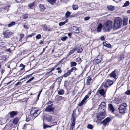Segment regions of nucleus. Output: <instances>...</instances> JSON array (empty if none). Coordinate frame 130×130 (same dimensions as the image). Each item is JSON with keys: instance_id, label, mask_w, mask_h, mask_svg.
Masks as SVG:
<instances>
[{"instance_id": "20e7f679", "label": "nucleus", "mask_w": 130, "mask_h": 130, "mask_svg": "<svg viewBox=\"0 0 130 130\" xmlns=\"http://www.w3.org/2000/svg\"><path fill=\"white\" fill-rule=\"evenodd\" d=\"M119 73V70L117 69H116L109 74L110 77L113 78L115 79L116 80L118 77Z\"/></svg>"}, {"instance_id": "bf43d9fd", "label": "nucleus", "mask_w": 130, "mask_h": 130, "mask_svg": "<svg viewBox=\"0 0 130 130\" xmlns=\"http://www.w3.org/2000/svg\"><path fill=\"white\" fill-rule=\"evenodd\" d=\"M83 50L81 48L80 49H79L77 51V52L78 53H80Z\"/></svg>"}, {"instance_id": "c03bdc74", "label": "nucleus", "mask_w": 130, "mask_h": 130, "mask_svg": "<svg viewBox=\"0 0 130 130\" xmlns=\"http://www.w3.org/2000/svg\"><path fill=\"white\" fill-rule=\"evenodd\" d=\"M34 77H32L30 79H29L27 81L26 83H28L30 82L32 80H33L34 79Z\"/></svg>"}, {"instance_id": "a18cd8bd", "label": "nucleus", "mask_w": 130, "mask_h": 130, "mask_svg": "<svg viewBox=\"0 0 130 130\" xmlns=\"http://www.w3.org/2000/svg\"><path fill=\"white\" fill-rule=\"evenodd\" d=\"M125 93L127 95H130V90H127Z\"/></svg>"}, {"instance_id": "0eeeda50", "label": "nucleus", "mask_w": 130, "mask_h": 130, "mask_svg": "<svg viewBox=\"0 0 130 130\" xmlns=\"http://www.w3.org/2000/svg\"><path fill=\"white\" fill-rule=\"evenodd\" d=\"M127 106V105L125 103H123L121 104L119 108V111L121 113H125L126 110V108Z\"/></svg>"}, {"instance_id": "69168bd1", "label": "nucleus", "mask_w": 130, "mask_h": 130, "mask_svg": "<svg viewBox=\"0 0 130 130\" xmlns=\"http://www.w3.org/2000/svg\"><path fill=\"white\" fill-rule=\"evenodd\" d=\"M23 26H24V27L26 29L28 28V27L26 25H24Z\"/></svg>"}, {"instance_id": "4c0bfd02", "label": "nucleus", "mask_w": 130, "mask_h": 130, "mask_svg": "<svg viewBox=\"0 0 130 130\" xmlns=\"http://www.w3.org/2000/svg\"><path fill=\"white\" fill-rule=\"evenodd\" d=\"M77 64L75 62H72L70 63V66L71 67L75 66Z\"/></svg>"}, {"instance_id": "2eb2a0df", "label": "nucleus", "mask_w": 130, "mask_h": 130, "mask_svg": "<svg viewBox=\"0 0 130 130\" xmlns=\"http://www.w3.org/2000/svg\"><path fill=\"white\" fill-rule=\"evenodd\" d=\"M71 30L73 32H75L76 33H78L79 32V29L76 27L74 26H73L71 28Z\"/></svg>"}, {"instance_id": "9d476101", "label": "nucleus", "mask_w": 130, "mask_h": 130, "mask_svg": "<svg viewBox=\"0 0 130 130\" xmlns=\"http://www.w3.org/2000/svg\"><path fill=\"white\" fill-rule=\"evenodd\" d=\"M4 37L7 38L10 37V36L12 35V32L9 30H4L3 33Z\"/></svg>"}, {"instance_id": "5701e85b", "label": "nucleus", "mask_w": 130, "mask_h": 130, "mask_svg": "<svg viewBox=\"0 0 130 130\" xmlns=\"http://www.w3.org/2000/svg\"><path fill=\"white\" fill-rule=\"evenodd\" d=\"M39 7L40 9V10L41 11H43L45 8L44 5L42 4L39 5Z\"/></svg>"}, {"instance_id": "9b49d317", "label": "nucleus", "mask_w": 130, "mask_h": 130, "mask_svg": "<svg viewBox=\"0 0 130 130\" xmlns=\"http://www.w3.org/2000/svg\"><path fill=\"white\" fill-rule=\"evenodd\" d=\"M89 96L86 95L83 98L81 102L78 104V106L81 107L85 104L87 102V99H88Z\"/></svg>"}, {"instance_id": "7c9ffc66", "label": "nucleus", "mask_w": 130, "mask_h": 130, "mask_svg": "<svg viewBox=\"0 0 130 130\" xmlns=\"http://www.w3.org/2000/svg\"><path fill=\"white\" fill-rule=\"evenodd\" d=\"M51 126L45 124L44 122H43V127L44 129H45L48 127L51 128Z\"/></svg>"}, {"instance_id": "a878e982", "label": "nucleus", "mask_w": 130, "mask_h": 130, "mask_svg": "<svg viewBox=\"0 0 130 130\" xmlns=\"http://www.w3.org/2000/svg\"><path fill=\"white\" fill-rule=\"evenodd\" d=\"M107 82L108 83V84L109 86H111L113 83V80L110 79H107L106 80Z\"/></svg>"}, {"instance_id": "2f4dec72", "label": "nucleus", "mask_w": 130, "mask_h": 130, "mask_svg": "<svg viewBox=\"0 0 130 130\" xmlns=\"http://www.w3.org/2000/svg\"><path fill=\"white\" fill-rule=\"evenodd\" d=\"M15 23L14 22H11L8 25V26L9 27H11L15 24Z\"/></svg>"}, {"instance_id": "f03ea898", "label": "nucleus", "mask_w": 130, "mask_h": 130, "mask_svg": "<svg viewBox=\"0 0 130 130\" xmlns=\"http://www.w3.org/2000/svg\"><path fill=\"white\" fill-rule=\"evenodd\" d=\"M122 21L119 17L116 18L114 21V24L113 27V30H116L120 28L122 25Z\"/></svg>"}, {"instance_id": "473e14b6", "label": "nucleus", "mask_w": 130, "mask_h": 130, "mask_svg": "<svg viewBox=\"0 0 130 130\" xmlns=\"http://www.w3.org/2000/svg\"><path fill=\"white\" fill-rule=\"evenodd\" d=\"M87 127L88 129H91L93 128V126L91 124H88L87 125Z\"/></svg>"}, {"instance_id": "3c124183", "label": "nucleus", "mask_w": 130, "mask_h": 130, "mask_svg": "<svg viewBox=\"0 0 130 130\" xmlns=\"http://www.w3.org/2000/svg\"><path fill=\"white\" fill-rule=\"evenodd\" d=\"M70 74L68 72L64 74V76L65 77H66L68 75H69Z\"/></svg>"}, {"instance_id": "8fccbe9b", "label": "nucleus", "mask_w": 130, "mask_h": 130, "mask_svg": "<svg viewBox=\"0 0 130 130\" xmlns=\"http://www.w3.org/2000/svg\"><path fill=\"white\" fill-rule=\"evenodd\" d=\"M32 75V74H30L28 75H26V76H25L24 78H23V79H25L28 78L29 77L31 76Z\"/></svg>"}, {"instance_id": "864d4df0", "label": "nucleus", "mask_w": 130, "mask_h": 130, "mask_svg": "<svg viewBox=\"0 0 130 130\" xmlns=\"http://www.w3.org/2000/svg\"><path fill=\"white\" fill-rule=\"evenodd\" d=\"M90 17H87L84 18V20L85 21H87L89 19Z\"/></svg>"}, {"instance_id": "1a4fd4ad", "label": "nucleus", "mask_w": 130, "mask_h": 130, "mask_svg": "<svg viewBox=\"0 0 130 130\" xmlns=\"http://www.w3.org/2000/svg\"><path fill=\"white\" fill-rule=\"evenodd\" d=\"M106 106V104L105 102L101 103L98 108L99 111L101 112H105Z\"/></svg>"}, {"instance_id": "b1692460", "label": "nucleus", "mask_w": 130, "mask_h": 130, "mask_svg": "<svg viewBox=\"0 0 130 130\" xmlns=\"http://www.w3.org/2000/svg\"><path fill=\"white\" fill-rule=\"evenodd\" d=\"M122 101L121 99L117 98L115 100V102L117 104H119L122 103Z\"/></svg>"}, {"instance_id": "13d9d810", "label": "nucleus", "mask_w": 130, "mask_h": 130, "mask_svg": "<svg viewBox=\"0 0 130 130\" xmlns=\"http://www.w3.org/2000/svg\"><path fill=\"white\" fill-rule=\"evenodd\" d=\"M100 39L101 40H103L105 39L104 37L103 36H101Z\"/></svg>"}, {"instance_id": "6ab92c4d", "label": "nucleus", "mask_w": 130, "mask_h": 130, "mask_svg": "<svg viewBox=\"0 0 130 130\" xmlns=\"http://www.w3.org/2000/svg\"><path fill=\"white\" fill-rule=\"evenodd\" d=\"M109 108L111 111L112 112H114L115 109H114V107L112 104H110L109 105Z\"/></svg>"}, {"instance_id": "f8f14e48", "label": "nucleus", "mask_w": 130, "mask_h": 130, "mask_svg": "<svg viewBox=\"0 0 130 130\" xmlns=\"http://www.w3.org/2000/svg\"><path fill=\"white\" fill-rule=\"evenodd\" d=\"M111 120V119L110 118H107L101 122V123L103 124V125L106 126V125L109 124Z\"/></svg>"}, {"instance_id": "4d7b16f0", "label": "nucleus", "mask_w": 130, "mask_h": 130, "mask_svg": "<svg viewBox=\"0 0 130 130\" xmlns=\"http://www.w3.org/2000/svg\"><path fill=\"white\" fill-rule=\"evenodd\" d=\"M62 98V97L61 96H58V100H61Z\"/></svg>"}, {"instance_id": "aec40b11", "label": "nucleus", "mask_w": 130, "mask_h": 130, "mask_svg": "<svg viewBox=\"0 0 130 130\" xmlns=\"http://www.w3.org/2000/svg\"><path fill=\"white\" fill-rule=\"evenodd\" d=\"M102 27V24H99L97 28V31L98 32H100L101 31V30Z\"/></svg>"}, {"instance_id": "393cba45", "label": "nucleus", "mask_w": 130, "mask_h": 130, "mask_svg": "<svg viewBox=\"0 0 130 130\" xmlns=\"http://www.w3.org/2000/svg\"><path fill=\"white\" fill-rule=\"evenodd\" d=\"M108 83L107 82L106 80L105 82H103L102 84V86H104L105 88H107L108 87H109V86L108 84Z\"/></svg>"}, {"instance_id": "a19ab883", "label": "nucleus", "mask_w": 130, "mask_h": 130, "mask_svg": "<svg viewBox=\"0 0 130 130\" xmlns=\"http://www.w3.org/2000/svg\"><path fill=\"white\" fill-rule=\"evenodd\" d=\"M70 125L69 130H73V129L75 125L70 124Z\"/></svg>"}, {"instance_id": "37998d69", "label": "nucleus", "mask_w": 130, "mask_h": 130, "mask_svg": "<svg viewBox=\"0 0 130 130\" xmlns=\"http://www.w3.org/2000/svg\"><path fill=\"white\" fill-rule=\"evenodd\" d=\"M34 6V3L28 5L29 7L31 9L33 8V7Z\"/></svg>"}, {"instance_id": "09e8293b", "label": "nucleus", "mask_w": 130, "mask_h": 130, "mask_svg": "<svg viewBox=\"0 0 130 130\" xmlns=\"http://www.w3.org/2000/svg\"><path fill=\"white\" fill-rule=\"evenodd\" d=\"M65 24V22H61L59 23V25L60 26H61L63 25H64Z\"/></svg>"}, {"instance_id": "338daca9", "label": "nucleus", "mask_w": 130, "mask_h": 130, "mask_svg": "<svg viewBox=\"0 0 130 130\" xmlns=\"http://www.w3.org/2000/svg\"><path fill=\"white\" fill-rule=\"evenodd\" d=\"M7 51L8 52H9L10 53H11V49L10 48H9L7 50Z\"/></svg>"}, {"instance_id": "bb28decb", "label": "nucleus", "mask_w": 130, "mask_h": 130, "mask_svg": "<svg viewBox=\"0 0 130 130\" xmlns=\"http://www.w3.org/2000/svg\"><path fill=\"white\" fill-rule=\"evenodd\" d=\"M64 93V91L63 89H60L58 91V94L60 95H63Z\"/></svg>"}, {"instance_id": "4be33fe9", "label": "nucleus", "mask_w": 130, "mask_h": 130, "mask_svg": "<svg viewBox=\"0 0 130 130\" xmlns=\"http://www.w3.org/2000/svg\"><path fill=\"white\" fill-rule=\"evenodd\" d=\"M107 8L108 10L110 11H113L115 9L114 6L112 5L107 6Z\"/></svg>"}, {"instance_id": "79ce46f5", "label": "nucleus", "mask_w": 130, "mask_h": 130, "mask_svg": "<svg viewBox=\"0 0 130 130\" xmlns=\"http://www.w3.org/2000/svg\"><path fill=\"white\" fill-rule=\"evenodd\" d=\"M67 37L66 36L63 37L61 38V40L63 41H65L67 39Z\"/></svg>"}, {"instance_id": "ddd939ff", "label": "nucleus", "mask_w": 130, "mask_h": 130, "mask_svg": "<svg viewBox=\"0 0 130 130\" xmlns=\"http://www.w3.org/2000/svg\"><path fill=\"white\" fill-rule=\"evenodd\" d=\"M105 112H101L99 113L97 116V118L98 120H101L105 118Z\"/></svg>"}, {"instance_id": "4468645a", "label": "nucleus", "mask_w": 130, "mask_h": 130, "mask_svg": "<svg viewBox=\"0 0 130 130\" xmlns=\"http://www.w3.org/2000/svg\"><path fill=\"white\" fill-rule=\"evenodd\" d=\"M102 60L101 57L98 56L96 57L95 58L94 60V62H95L96 64L100 63Z\"/></svg>"}, {"instance_id": "5fc2aeb1", "label": "nucleus", "mask_w": 130, "mask_h": 130, "mask_svg": "<svg viewBox=\"0 0 130 130\" xmlns=\"http://www.w3.org/2000/svg\"><path fill=\"white\" fill-rule=\"evenodd\" d=\"M106 47L108 48H110L111 47V46L110 44H107V45H106Z\"/></svg>"}, {"instance_id": "72a5a7b5", "label": "nucleus", "mask_w": 130, "mask_h": 130, "mask_svg": "<svg viewBox=\"0 0 130 130\" xmlns=\"http://www.w3.org/2000/svg\"><path fill=\"white\" fill-rule=\"evenodd\" d=\"M75 50H76V49L73 48L72 50H70V51L69 53L68 54V55H70L71 54H73Z\"/></svg>"}, {"instance_id": "6e6d98bb", "label": "nucleus", "mask_w": 130, "mask_h": 130, "mask_svg": "<svg viewBox=\"0 0 130 130\" xmlns=\"http://www.w3.org/2000/svg\"><path fill=\"white\" fill-rule=\"evenodd\" d=\"M42 90H41L40 92H39L38 94V95L37 96V97H38V99L39 98V96H40V94L41 93V92H42Z\"/></svg>"}, {"instance_id": "c756f323", "label": "nucleus", "mask_w": 130, "mask_h": 130, "mask_svg": "<svg viewBox=\"0 0 130 130\" xmlns=\"http://www.w3.org/2000/svg\"><path fill=\"white\" fill-rule=\"evenodd\" d=\"M62 78V77L61 76L58 77L57 79V80L58 82V85L60 84Z\"/></svg>"}, {"instance_id": "e433bc0d", "label": "nucleus", "mask_w": 130, "mask_h": 130, "mask_svg": "<svg viewBox=\"0 0 130 130\" xmlns=\"http://www.w3.org/2000/svg\"><path fill=\"white\" fill-rule=\"evenodd\" d=\"M129 2L128 1H126L123 6V7L127 6L129 5Z\"/></svg>"}, {"instance_id": "de8ad7c7", "label": "nucleus", "mask_w": 130, "mask_h": 130, "mask_svg": "<svg viewBox=\"0 0 130 130\" xmlns=\"http://www.w3.org/2000/svg\"><path fill=\"white\" fill-rule=\"evenodd\" d=\"M41 36L40 34H38V35L36 37V38L37 39H39L41 38Z\"/></svg>"}, {"instance_id": "49530a36", "label": "nucleus", "mask_w": 130, "mask_h": 130, "mask_svg": "<svg viewBox=\"0 0 130 130\" xmlns=\"http://www.w3.org/2000/svg\"><path fill=\"white\" fill-rule=\"evenodd\" d=\"M70 14V12L69 11H68L66 13L65 15L66 17H68Z\"/></svg>"}, {"instance_id": "7ed1b4c3", "label": "nucleus", "mask_w": 130, "mask_h": 130, "mask_svg": "<svg viewBox=\"0 0 130 130\" xmlns=\"http://www.w3.org/2000/svg\"><path fill=\"white\" fill-rule=\"evenodd\" d=\"M112 22L108 21L106 22L103 26V29L104 32L109 31L112 28Z\"/></svg>"}, {"instance_id": "39448f33", "label": "nucleus", "mask_w": 130, "mask_h": 130, "mask_svg": "<svg viewBox=\"0 0 130 130\" xmlns=\"http://www.w3.org/2000/svg\"><path fill=\"white\" fill-rule=\"evenodd\" d=\"M47 106L45 108V110L47 112H52L53 111L54 108L53 106V102L50 101L47 103Z\"/></svg>"}, {"instance_id": "c9c22d12", "label": "nucleus", "mask_w": 130, "mask_h": 130, "mask_svg": "<svg viewBox=\"0 0 130 130\" xmlns=\"http://www.w3.org/2000/svg\"><path fill=\"white\" fill-rule=\"evenodd\" d=\"M124 25H126L127 24V20L126 18H124L123 22Z\"/></svg>"}, {"instance_id": "cd10ccee", "label": "nucleus", "mask_w": 130, "mask_h": 130, "mask_svg": "<svg viewBox=\"0 0 130 130\" xmlns=\"http://www.w3.org/2000/svg\"><path fill=\"white\" fill-rule=\"evenodd\" d=\"M19 121V119L18 118H15L13 121V123L15 125H17Z\"/></svg>"}, {"instance_id": "a211bd4d", "label": "nucleus", "mask_w": 130, "mask_h": 130, "mask_svg": "<svg viewBox=\"0 0 130 130\" xmlns=\"http://www.w3.org/2000/svg\"><path fill=\"white\" fill-rule=\"evenodd\" d=\"M43 30L44 31L50 30V29L46 25H42Z\"/></svg>"}, {"instance_id": "c85d7f7f", "label": "nucleus", "mask_w": 130, "mask_h": 130, "mask_svg": "<svg viewBox=\"0 0 130 130\" xmlns=\"http://www.w3.org/2000/svg\"><path fill=\"white\" fill-rule=\"evenodd\" d=\"M92 79L90 77H88L86 85H89L90 84V81Z\"/></svg>"}, {"instance_id": "ea45409f", "label": "nucleus", "mask_w": 130, "mask_h": 130, "mask_svg": "<svg viewBox=\"0 0 130 130\" xmlns=\"http://www.w3.org/2000/svg\"><path fill=\"white\" fill-rule=\"evenodd\" d=\"M5 70L4 69H2L0 70V76H2Z\"/></svg>"}, {"instance_id": "412c9836", "label": "nucleus", "mask_w": 130, "mask_h": 130, "mask_svg": "<svg viewBox=\"0 0 130 130\" xmlns=\"http://www.w3.org/2000/svg\"><path fill=\"white\" fill-rule=\"evenodd\" d=\"M11 118H13L17 115V112L14 111H12L10 113Z\"/></svg>"}, {"instance_id": "f704fd0d", "label": "nucleus", "mask_w": 130, "mask_h": 130, "mask_svg": "<svg viewBox=\"0 0 130 130\" xmlns=\"http://www.w3.org/2000/svg\"><path fill=\"white\" fill-rule=\"evenodd\" d=\"M72 8L73 10H76L78 8V7L77 5L74 4L72 5Z\"/></svg>"}, {"instance_id": "6e6552de", "label": "nucleus", "mask_w": 130, "mask_h": 130, "mask_svg": "<svg viewBox=\"0 0 130 130\" xmlns=\"http://www.w3.org/2000/svg\"><path fill=\"white\" fill-rule=\"evenodd\" d=\"M75 112L76 110H74L72 116L70 124L75 125L76 118L77 117L76 115Z\"/></svg>"}, {"instance_id": "774afa93", "label": "nucleus", "mask_w": 130, "mask_h": 130, "mask_svg": "<svg viewBox=\"0 0 130 130\" xmlns=\"http://www.w3.org/2000/svg\"><path fill=\"white\" fill-rule=\"evenodd\" d=\"M71 69H72L73 71L74 70L75 71L77 69L75 67L72 68H71Z\"/></svg>"}, {"instance_id": "423d86ee", "label": "nucleus", "mask_w": 130, "mask_h": 130, "mask_svg": "<svg viewBox=\"0 0 130 130\" xmlns=\"http://www.w3.org/2000/svg\"><path fill=\"white\" fill-rule=\"evenodd\" d=\"M44 119L47 122H50V124L52 126L56 125L57 123V122L56 121H53L54 120L52 116H50L46 117Z\"/></svg>"}, {"instance_id": "0e129e2a", "label": "nucleus", "mask_w": 130, "mask_h": 130, "mask_svg": "<svg viewBox=\"0 0 130 130\" xmlns=\"http://www.w3.org/2000/svg\"><path fill=\"white\" fill-rule=\"evenodd\" d=\"M91 91H89L88 92L87 94V95L89 96L91 94Z\"/></svg>"}, {"instance_id": "052dcab7", "label": "nucleus", "mask_w": 130, "mask_h": 130, "mask_svg": "<svg viewBox=\"0 0 130 130\" xmlns=\"http://www.w3.org/2000/svg\"><path fill=\"white\" fill-rule=\"evenodd\" d=\"M24 36V34H22L20 35V37L21 38H23Z\"/></svg>"}, {"instance_id": "f257e3e1", "label": "nucleus", "mask_w": 130, "mask_h": 130, "mask_svg": "<svg viewBox=\"0 0 130 130\" xmlns=\"http://www.w3.org/2000/svg\"><path fill=\"white\" fill-rule=\"evenodd\" d=\"M40 112V110L38 108H32L30 112V115H26V121L28 122L31 119H34L38 116Z\"/></svg>"}, {"instance_id": "680f3d73", "label": "nucleus", "mask_w": 130, "mask_h": 130, "mask_svg": "<svg viewBox=\"0 0 130 130\" xmlns=\"http://www.w3.org/2000/svg\"><path fill=\"white\" fill-rule=\"evenodd\" d=\"M20 67H23V69H24L25 67V66L22 64H21L20 65Z\"/></svg>"}, {"instance_id": "58836bf2", "label": "nucleus", "mask_w": 130, "mask_h": 130, "mask_svg": "<svg viewBox=\"0 0 130 130\" xmlns=\"http://www.w3.org/2000/svg\"><path fill=\"white\" fill-rule=\"evenodd\" d=\"M6 9L5 7H2L0 8V11L1 12H3Z\"/></svg>"}, {"instance_id": "603ef678", "label": "nucleus", "mask_w": 130, "mask_h": 130, "mask_svg": "<svg viewBox=\"0 0 130 130\" xmlns=\"http://www.w3.org/2000/svg\"><path fill=\"white\" fill-rule=\"evenodd\" d=\"M28 17L27 14H24L23 16V19H26Z\"/></svg>"}, {"instance_id": "e2e57ef3", "label": "nucleus", "mask_w": 130, "mask_h": 130, "mask_svg": "<svg viewBox=\"0 0 130 130\" xmlns=\"http://www.w3.org/2000/svg\"><path fill=\"white\" fill-rule=\"evenodd\" d=\"M103 44L104 46H106V45H107L108 44L107 43L105 42H103Z\"/></svg>"}, {"instance_id": "dca6fc26", "label": "nucleus", "mask_w": 130, "mask_h": 130, "mask_svg": "<svg viewBox=\"0 0 130 130\" xmlns=\"http://www.w3.org/2000/svg\"><path fill=\"white\" fill-rule=\"evenodd\" d=\"M99 94L102 95L103 97H104L106 96L105 92V91L103 89L99 90Z\"/></svg>"}, {"instance_id": "f3484780", "label": "nucleus", "mask_w": 130, "mask_h": 130, "mask_svg": "<svg viewBox=\"0 0 130 130\" xmlns=\"http://www.w3.org/2000/svg\"><path fill=\"white\" fill-rule=\"evenodd\" d=\"M8 57L6 55H3L0 57V59L2 60L3 62H4L7 60Z\"/></svg>"}]
</instances>
